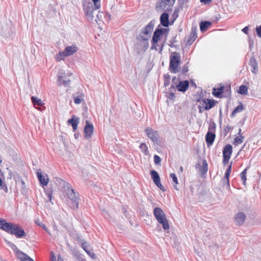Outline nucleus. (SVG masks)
<instances>
[{"label":"nucleus","mask_w":261,"mask_h":261,"mask_svg":"<svg viewBox=\"0 0 261 261\" xmlns=\"http://www.w3.org/2000/svg\"><path fill=\"white\" fill-rule=\"evenodd\" d=\"M169 30L166 28L155 29L151 40V49L162 50L166 41Z\"/></svg>","instance_id":"1"},{"label":"nucleus","mask_w":261,"mask_h":261,"mask_svg":"<svg viewBox=\"0 0 261 261\" xmlns=\"http://www.w3.org/2000/svg\"><path fill=\"white\" fill-rule=\"evenodd\" d=\"M153 215L157 221L161 224L164 230L169 229V225L166 215L160 207H155L153 210Z\"/></svg>","instance_id":"2"},{"label":"nucleus","mask_w":261,"mask_h":261,"mask_svg":"<svg viewBox=\"0 0 261 261\" xmlns=\"http://www.w3.org/2000/svg\"><path fill=\"white\" fill-rule=\"evenodd\" d=\"M180 63V54L173 52L170 56L169 69L171 72L176 73L178 71V67Z\"/></svg>","instance_id":"3"},{"label":"nucleus","mask_w":261,"mask_h":261,"mask_svg":"<svg viewBox=\"0 0 261 261\" xmlns=\"http://www.w3.org/2000/svg\"><path fill=\"white\" fill-rule=\"evenodd\" d=\"M78 48L75 45H72L66 47L63 51H60L56 56V60L60 62L65 59V57L71 56L77 50Z\"/></svg>","instance_id":"4"},{"label":"nucleus","mask_w":261,"mask_h":261,"mask_svg":"<svg viewBox=\"0 0 261 261\" xmlns=\"http://www.w3.org/2000/svg\"><path fill=\"white\" fill-rule=\"evenodd\" d=\"M0 228L8 233L16 236V225L8 223L4 219L0 218Z\"/></svg>","instance_id":"5"},{"label":"nucleus","mask_w":261,"mask_h":261,"mask_svg":"<svg viewBox=\"0 0 261 261\" xmlns=\"http://www.w3.org/2000/svg\"><path fill=\"white\" fill-rule=\"evenodd\" d=\"M65 186L67 188V194L68 197L72 201V207L74 209H77L79 200L78 196L76 195L75 193L69 184L66 183Z\"/></svg>","instance_id":"6"},{"label":"nucleus","mask_w":261,"mask_h":261,"mask_svg":"<svg viewBox=\"0 0 261 261\" xmlns=\"http://www.w3.org/2000/svg\"><path fill=\"white\" fill-rule=\"evenodd\" d=\"M231 87L230 85L224 86L222 83L217 85V87L213 88L212 94L213 95L218 98L222 97V94L224 92L230 93Z\"/></svg>","instance_id":"7"},{"label":"nucleus","mask_w":261,"mask_h":261,"mask_svg":"<svg viewBox=\"0 0 261 261\" xmlns=\"http://www.w3.org/2000/svg\"><path fill=\"white\" fill-rule=\"evenodd\" d=\"M223 163L224 165L227 164L232 153V147L230 144L226 145L223 149Z\"/></svg>","instance_id":"8"},{"label":"nucleus","mask_w":261,"mask_h":261,"mask_svg":"<svg viewBox=\"0 0 261 261\" xmlns=\"http://www.w3.org/2000/svg\"><path fill=\"white\" fill-rule=\"evenodd\" d=\"M83 10L85 15L91 20L93 18V11L95 10L92 4L90 1L85 2L83 4Z\"/></svg>","instance_id":"9"},{"label":"nucleus","mask_w":261,"mask_h":261,"mask_svg":"<svg viewBox=\"0 0 261 261\" xmlns=\"http://www.w3.org/2000/svg\"><path fill=\"white\" fill-rule=\"evenodd\" d=\"M150 174L153 182L156 186L163 191H165V189L164 187L161 184L160 178L158 173L155 170H151Z\"/></svg>","instance_id":"10"},{"label":"nucleus","mask_w":261,"mask_h":261,"mask_svg":"<svg viewBox=\"0 0 261 261\" xmlns=\"http://www.w3.org/2000/svg\"><path fill=\"white\" fill-rule=\"evenodd\" d=\"M217 102V101L216 100L208 98L202 99L200 102L205 110H210L215 106Z\"/></svg>","instance_id":"11"},{"label":"nucleus","mask_w":261,"mask_h":261,"mask_svg":"<svg viewBox=\"0 0 261 261\" xmlns=\"http://www.w3.org/2000/svg\"><path fill=\"white\" fill-rule=\"evenodd\" d=\"M145 132L147 137L153 142H156L159 140V134L157 131L153 130L151 128L147 127Z\"/></svg>","instance_id":"12"},{"label":"nucleus","mask_w":261,"mask_h":261,"mask_svg":"<svg viewBox=\"0 0 261 261\" xmlns=\"http://www.w3.org/2000/svg\"><path fill=\"white\" fill-rule=\"evenodd\" d=\"M37 175L41 185L42 186L44 187L47 185L49 181V179L47 175L42 174L41 170H38L37 172Z\"/></svg>","instance_id":"13"},{"label":"nucleus","mask_w":261,"mask_h":261,"mask_svg":"<svg viewBox=\"0 0 261 261\" xmlns=\"http://www.w3.org/2000/svg\"><path fill=\"white\" fill-rule=\"evenodd\" d=\"M175 0H159L158 3V7L162 9H166L167 6H172Z\"/></svg>","instance_id":"14"},{"label":"nucleus","mask_w":261,"mask_h":261,"mask_svg":"<svg viewBox=\"0 0 261 261\" xmlns=\"http://www.w3.org/2000/svg\"><path fill=\"white\" fill-rule=\"evenodd\" d=\"M93 126L88 121H86V125L84 128L85 136L86 138H90L93 134Z\"/></svg>","instance_id":"15"},{"label":"nucleus","mask_w":261,"mask_h":261,"mask_svg":"<svg viewBox=\"0 0 261 261\" xmlns=\"http://www.w3.org/2000/svg\"><path fill=\"white\" fill-rule=\"evenodd\" d=\"M189 87V83L188 81H183L179 82L176 85V89L178 91L185 92Z\"/></svg>","instance_id":"16"},{"label":"nucleus","mask_w":261,"mask_h":261,"mask_svg":"<svg viewBox=\"0 0 261 261\" xmlns=\"http://www.w3.org/2000/svg\"><path fill=\"white\" fill-rule=\"evenodd\" d=\"M246 219V215L244 213L240 212L236 214L234 220L237 225H242Z\"/></svg>","instance_id":"17"},{"label":"nucleus","mask_w":261,"mask_h":261,"mask_svg":"<svg viewBox=\"0 0 261 261\" xmlns=\"http://www.w3.org/2000/svg\"><path fill=\"white\" fill-rule=\"evenodd\" d=\"M29 235L24 231V229L21 226H17V240L24 239L29 240Z\"/></svg>","instance_id":"18"},{"label":"nucleus","mask_w":261,"mask_h":261,"mask_svg":"<svg viewBox=\"0 0 261 261\" xmlns=\"http://www.w3.org/2000/svg\"><path fill=\"white\" fill-rule=\"evenodd\" d=\"M17 260L19 261H34L28 255L18 249Z\"/></svg>","instance_id":"19"},{"label":"nucleus","mask_w":261,"mask_h":261,"mask_svg":"<svg viewBox=\"0 0 261 261\" xmlns=\"http://www.w3.org/2000/svg\"><path fill=\"white\" fill-rule=\"evenodd\" d=\"M58 81L59 85L61 86L62 84L67 85L70 82L69 77H67L65 73H61V75H59L58 76Z\"/></svg>","instance_id":"20"},{"label":"nucleus","mask_w":261,"mask_h":261,"mask_svg":"<svg viewBox=\"0 0 261 261\" xmlns=\"http://www.w3.org/2000/svg\"><path fill=\"white\" fill-rule=\"evenodd\" d=\"M215 137V134L210 132L207 133L205 136V141L208 146H211L213 144Z\"/></svg>","instance_id":"21"},{"label":"nucleus","mask_w":261,"mask_h":261,"mask_svg":"<svg viewBox=\"0 0 261 261\" xmlns=\"http://www.w3.org/2000/svg\"><path fill=\"white\" fill-rule=\"evenodd\" d=\"M241 132H242V129L241 128H240L239 129V133H238L239 136L236 137L234 139L233 144L235 146H237L239 144H241V143H243V142L244 141V137L243 136L242 134L241 133Z\"/></svg>","instance_id":"22"},{"label":"nucleus","mask_w":261,"mask_h":261,"mask_svg":"<svg viewBox=\"0 0 261 261\" xmlns=\"http://www.w3.org/2000/svg\"><path fill=\"white\" fill-rule=\"evenodd\" d=\"M161 23L165 27L169 25V15L167 13H163L160 18Z\"/></svg>","instance_id":"23"},{"label":"nucleus","mask_w":261,"mask_h":261,"mask_svg":"<svg viewBox=\"0 0 261 261\" xmlns=\"http://www.w3.org/2000/svg\"><path fill=\"white\" fill-rule=\"evenodd\" d=\"M249 65L251 67V71L254 73H256L258 70L257 63L254 57L250 58L249 61Z\"/></svg>","instance_id":"24"},{"label":"nucleus","mask_w":261,"mask_h":261,"mask_svg":"<svg viewBox=\"0 0 261 261\" xmlns=\"http://www.w3.org/2000/svg\"><path fill=\"white\" fill-rule=\"evenodd\" d=\"M31 100L32 101V103L34 105V106L35 108L38 109L39 110H41V108L36 107V106L39 107V106H42L44 105V103L42 101L41 99H39L35 96H32L31 97Z\"/></svg>","instance_id":"25"},{"label":"nucleus","mask_w":261,"mask_h":261,"mask_svg":"<svg viewBox=\"0 0 261 261\" xmlns=\"http://www.w3.org/2000/svg\"><path fill=\"white\" fill-rule=\"evenodd\" d=\"M67 123L71 125L73 131H75L77 129L79 120L78 118H75V116H72V118L68 120Z\"/></svg>","instance_id":"26"},{"label":"nucleus","mask_w":261,"mask_h":261,"mask_svg":"<svg viewBox=\"0 0 261 261\" xmlns=\"http://www.w3.org/2000/svg\"><path fill=\"white\" fill-rule=\"evenodd\" d=\"M231 166H232V162L230 163L229 166H228L226 171L225 172V175H224V179H225L226 181V184L227 186L229 187V177L231 173Z\"/></svg>","instance_id":"27"},{"label":"nucleus","mask_w":261,"mask_h":261,"mask_svg":"<svg viewBox=\"0 0 261 261\" xmlns=\"http://www.w3.org/2000/svg\"><path fill=\"white\" fill-rule=\"evenodd\" d=\"M211 24V23L207 21H202L200 23V28L201 31H205Z\"/></svg>","instance_id":"28"},{"label":"nucleus","mask_w":261,"mask_h":261,"mask_svg":"<svg viewBox=\"0 0 261 261\" xmlns=\"http://www.w3.org/2000/svg\"><path fill=\"white\" fill-rule=\"evenodd\" d=\"M244 109L243 105L240 103V104L231 113V117H234L239 112H242Z\"/></svg>","instance_id":"29"},{"label":"nucleus","mask_w":261,"mask_h":261,"mask_svg":"<svg viewBox=\"0 0 261 261\" xmlns=\"http://www.w3.org/2000/svg\"><path fill=\"white\" fill-rule=\"evenodd\" d=\"M238 92L242 95H247L248 94V88L245 85H242L239 87Z\"/></svg>","instance_id":"30"},{"label":"nucleus","mask_w":261,"mask_h":261,"mask_svg":"<svg viewBox=\"0 0 261 261\" xmlns=\"http://www.w3.org/2000/svg\"><path fill=\"white\" fill-rule=\"evenodd\" d=\"M139 148L145 155H147L149 153L148 147L145 143H141Z\"/></svg>","instance_id":"31"},{"label":"nucleus","mask_w":261,"mask_h":261,"mask_svg":"<svg viewBox=\"0 0 261 261\" xmlns=\"http://www.w3.org/2000/svg\"><path fill=\"white\" fill-rule=\"evenodd\" d=\"M247 172V169H245L240 174V177L243 181L244 185H246V182L247 180L246 174Z\"/></svg>","instance_id":"32"},{"label":"nucleus","mask_w":261,"mask_h":261,"mask_svg":"<svg viewBox=\"0 0 261 261\" xmlns=\"http://www.w3.org/2000/svg\"><path fill=\"white\" fill-rule=\"evenodd\" d=\"M28 241L29 240H26L24 239H18L17 244H18L20 247L23 248L24 246L27 245V242H28Z\"/></svg>","instance_id":"33"},{"label":"nucleus","mask_w":261,"mask_h":261,"mask_svg":"<svg viewBox=\"0 0 261 261\" xmlns=\"http://www.w3.org/2000/svg\"><path fill=\"white\" fill-rule=\"evenodd\" d=\"M170 177L172 178L173 181L175 183V185L173 186L174 188L176 190H178L177 188V185L178 184L177 177L175 173H171Z\"/></svg>","instance_id":"34"},{"label":"nucleus","mask_w":261,"mask_h":261,"mask_svg":"<svg viewBox=\"0 0 261 261\" xmlns=\"http://www.w3.org/2000/svg\"><path fill=\"white\" fill-rule=\"evenodd\" d=\"M153 26L150 23H149L145 28L144 34L147 35L148 33L151 32L153 30Z\"/></svg>","instance_id":"35"},{"label":"nucleus","mask_w":261,"mask_h":261,"mask_svg":"<svg viewBox=\"0 0 261 261\" xmlns=\"http://www.w3.org/2000/svg\"><path fill=\"white\" fill-rule=\"evenodd\" d=\"M164 86L165 87L168 86L170 82V76L168 74H165L164 75Z\"/></svg>","instance_id":"36"},{"label":"nucleus","mask_w":261,"mask_h":261,"mask_svg":"<svg viewBox=\"0 0 261 261\" xmlns=\"http://www.w3.org/2000/svg\"><path fill=\"white\" fill-rule=\"evenodd\" d=\"M5 241L8 245L9 247L13 250L15 254H16V249L15 245L12 243L7 241L6 239H5Z\"/></svg>","instance_id":"37"},{"label":"nucleus","mask_w":261,"mask_h":261,"mask_svg":"<svg viewBox=\"0 0 261 261\" xmlns=\"http://www.w3.org/2000/svg\"><path fill=\"white\" fill-rule=\"evenodd\" d=\"M93 3L94 6L95 7V10H98L100 8V0H91Z\"/></svg>","instance_id":"38"},{"label":"nucleus","mask_w":261,"mask_h":261,"mask_svg":"<svg viewBox=\"0 0 261 261\" xmlns=\"http://www.w3.org/2000/svg\"><path fill=\"white\" fill-rule=\"evenodd\" d=\"M202 169L204 173H205L207 171L208 166H207V162L205 160H204L202 161Z\"/></svg>","instance_id":"39"},{"label":"nucleus","mask_w":261,"mask_h":261,"mask_svg":"<svg viewBox=\"0 0 261 261\" xmlns=\"http://www.w3.org/2000/svg\"><path fill=\"white\" fill-rule=\"evenodd\" d=\"M83 95H81L80 96H77V97H74V102L75 104H80V103H81L82 102V100H83Z\"/></svg>","instance_id":"40"},{"label":"nucleus","mask_w":261,"mask_h":261,"mask_svg":"<svg viewBox=\"0 0 261 261\" xmlns=\"http://www.w3.org/2000/svg\"><path fill=\"white\" fill-rule=\"evenodd\" d=\"M154 162L155 164H159L161 161L160 157L158 155H155L154 156Z\"/></svg>","instance_id":"41"},{"label":"nucleus","mask_w":261,"mask_h":261,"mask_svg":"<svg viewBox=\"0 0 261 261\" xmlns=\"http://www.w3.org/2000/svg\"><path fill=\"white\" fill-rule=\"evenodd\" d=\"M196 34L195 33H191L190 35V40L189 41L192 40L194 41L196 38Z\"/></svg>","instance_id":"42"},{"label":"nucleus","mask_w":261,"mask_h":261,"mask_svg":"<svg viewBox=\"0 0 261 261\" xmlns=\"http://www.w3.org/2000/svg\"><path fill=\"white\" fill-rule=\"evenodd\" d=\"M36 224H37L38 226H40L41 227H42L44 229L46 230L45 225L42 223V222H40L39 221H36Z\"/></svg>","instance_id":"43"},{"label":"nucleus","mask_w":261,"mask_h":261,"mask_svg":"<svg viewBox=\"0 0 261 261\" xmlns=\"http://www.w3.org/2000/svg\"><path fill=\"white\" fill-rule=\"evenodd\" d=\"M257 35L258 37H261V25L256 28Z\"/></svg>","instance_id":"44"},{"label":"nucleus","mask_w":261,"mask_h":261,"mask_svg":"<svg viewBox=\"0 0 261 261\" xmlns=\"http://www.w3.org/2000/svg\"><path fill=\"white\" fill-rule=\"evenodd\" d=\"M242 32H243L245 34H248V31H249V28L248 27H245L242 29Z\"/></svg>","instance_id":"45"},{"label":"nucleus","mask_w":261,"mask_h":261,"mask_svg":"<svg viewBox=\"0 0 261 261\" xmlns=\"http://www.w3.org/2000/svg\"><path fill=\"white\" fill-rule=\"evenodd\" d=\"M200 2L204 3L205 5L209 4L212 2V0H200Z\"/></svg>","instance_id":"46"},{"label":"nucleus","mask_w":261,"mask_h":261,"mask_svg":"<svg viewBox=\"0 0 261 261\" xmlns=\"http://www.w3.org/2000/svg\"><path fill=\"white\" fill-rule=\"evenodd\" d=\"M182 73H185L188 72V67L187 66H184L182 68Z\"/></svg>","instance_id":"47"},{"label":"nucleus","mask_w":261,"mask_h":261,"mask_svg":"<svg viewBox=\"0 0 261 261\" xmlns=\"http://www.w3.org/2000/svg\"><path fill=\"white\" fill-rule=\"evenodd\" d=\"M82 248L84 249V250H85V251H86V252H87L88 254L90 255V251H88V250H87V248H86V246H84V245H82Z\"/></svg>","instance_id":"48"},{"label":"nucleus","mask_w":261,"mask_h":261,"mask_svg":"<svg viewBox=\"0 0 261 261\" xmlns=\"http://www.w3.org/2000/svg\"><path fill=\"white\" fill-rule=\"evenodd\" d=\"M175 97V95L173 93H171L170 94V97H169L170 98L173 99Z\"/></svg>","instance_id":"49"},{"label":"nucleus","mask_w":261,"mask_h":261,"mask_svg":"<svg viewBox=\"0 0 261 261\" xmlns=\"http://www.w3.org/2000/svg\"><path fill=\"white\" fill-rule=\"evenodd\" d=\"M102 13H102V12H100V11H99V12H98V14H97V17H100H100H101V14H102Z\"/></svg>","instance_id":"50"},{"label":"nucleus","mask_w":261,"mask_h":261,"mask_svg":"<svg viewBox=\"0 0 261 261\" xmlns=\"http://www.w3.org/2000/svg\"><path fill=\"white\" fill-rule=\"evenodd\" d=\"M58 261H63V258H61V256H58Z\"/></svg>","instance_id":"51"},{"label":"nucleus","mask_w":261,"mask_h":261,"mask_svg":"<svg viewBox=\"0 0 261 261\" xmlns=\"http://www.w3.org/2000/svg\"><path fill=\"white\" fill-rule=\"evenodd\" d=\"M51 261H56V256H54L52 257Z\"/></svg>","instance_id":"52"},{"label":"nucleus","mask_w":261,"mask_h":261,"mask_svg":"<svg viewBox=\"0 0 261 261\" xmlns=\"http://www.w3.org/2000/svg\"><path fill=\"white\" fill-rule=\"evenodd\" d=\"M21 184L23 187L24 186V182L23 180H21Z\"/></svg>","instance_id":"53"},{"label":"nucleus","mask_w":261,"mask_h":261,"mask_svg":"<svg viewBox=\"0 0 261 261\" xmlns=\"http://www.w3.org/2000/svg\"><path fill=\"white\" fill-rule=\"evenodd\" d=\"M0 175H2V172L1 169H0Z\"/></svg>","instance_id":"54"},{"label":"nucleus","mask_w":261,"mask_h":261,"mask_svg":"<svg viewBox=\"0 0 261 261\" xmlns=\"http://www.w3.org/2000/svg\"><path fill=\"white\" fill-rule=\"evenodd\" d=\"M175 79H176V77H173V79H172L173 81V80H175Z\"/></svg>","instance_id":"55"},{"label":"nucleus","mask_w":261,"mask_h":261,"mask_svg":"<svg viewBox=\"0 0 261 261\" xmlns=\"http://www.w3.org/2000/svg\"><path fill=\"white\" fill-rule=\"evenodd\" d=\"M2 162V161L0 160V163H1Z\"/></svg>","instance_id":"56"},{"label":"nucleus","mask_w":261,"mask_h":261,"mask_svg":"<svg viewBox=\"0 0 261 261\" xmlns=\"http://www.w3.org/2000/svg\"><path fill=\"white\" fill-rule=\"evenodd\" d=\"M199 109L200 110L201 106H199Z\"/></svg>","instance_id":"57"}]
</instances>
